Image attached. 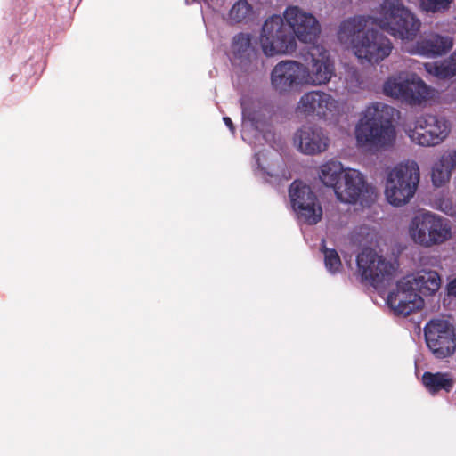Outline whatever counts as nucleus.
<instances>
[{
	"label": "nucleus",
	"mask_w": 456,
	"mask_h": 456,
	"mask_svg": "<svg viewBox=\"0 0 456 456\" xmlns=\"http://www.w3.org/2000/svg\"><path fill=\"white\" fill-rule=\"evenodd\" d=\"M370 24L403 41L412 40L420 28V21L401 0H383L373 16L358 15L345 20L339 25L338 38L362 64H379L393 49L391 41L370 28Z\"/></svg>",
	"instance_id": "1"
},
{
	"label": "nucleus",
	"mask_w": 456,
	"mask_h": 456,
	"mask_svg": "<svg viewBox=\"0 0 456 456\" xmlns=\"http://www.w3.org/2000/svg\"><path fill=\"white\" fill-rule=\"evenodd\" d=\"M398 114L395 108L382 102L366 105L354 127L357 146L371 151L392 147L396 140L394 123Z\"/></svg>",
	"instance_id": "2"
},
{
	"label": "nucleus",
	"mask_w": 456,
	"mask_h": 456,
	"mask_svg": "<svg viewBox=\"0 0 456 456\" xmlns=\"http://www.w3.org/2000/svg\"><path fill=\"white\" fill-rule=\"evenodd\" d=\"M408 235L422 248L440 246L452 239L451 222L431 211L419 210L409 222Z\"/></svg>",
	"instance_id": "3"
},
{
	"label": "nucleus",
	"mask_w": 456,
	"mask_h": 456,
	"mask_svg": "<svg viewBox=\"0 0 456 456\" xmlns=\"http://www.w3.org/2000/svg\"><path fill=\"white\" fill-rule=\"evenodd\" d=\"M419 168L414 160L397 164L387 174L385 196L395 207L406 205L414 196L419 183Z\"/></svg>",
	"instance_id": "4"
},
{
	"label": "nucleus",
	"mask_w": 456,
	"mask_h": 456,
	"mask_svg": "<svg viewBox=\"0 0 456 456\" xmlns=\"http://www.w3.org/2000/svg\"><path fill=\"white\" fill-rule=\"evenodd\" d=\"M298 116L317 118L324 121H335L341 112L338 99L322 90H311L304 93L296 107Z\"/></svg>",
	"instance_id": "5"
},
{
	"label": "nucleus",
	"mask_w": 456,
	"mask_h": 456,
	"mask_svg": "<svg viewBox=\"0 0 456 456\" xmlns=\"http://www.w3.org/2000/svg\"><path fill=\"white\" fill-rule=\"evenodd\" d=\"M357 266L362 278L379 292L390 284L395 272L394 263L369 248L363 249L358 255Z\"/></svg>",
	"instance_id": "6"
},
{
	"label": "nucleus",
	"mask_w": 456,
	"mask_h": 456,
	"mask_svg": "<svg viewBox=\"0 0 456 456\" xmlns=\"http://www.w3.org/2000/svg\"><path fill=\"white\" fill-rule=\"evenodd\" d=\"M411 141L418 145L430 147L442 143L451 132V123L440 115L426 114L419 117L414 128L405 130Z\"/></svg>",
	"instance_id": "7"
},
{
	"label": "nucleus",
	"mask_w": 456,
	"mask_h": 456,
	"mask_svg": "<svg viewBox=\"0 0 456 456\" xmlns=\"http://www.w3.org/2000/svg\"><path fill=\"white\" fill-rule=\"evenodd\" d=\"M283 19L279 15H273L262 27L259 41L264 53L268 57L289 53L296 49L295 38L286 31Z\"/></svg>",
	"instance_id": "8"
},
{
	"label": "nucleus",
	"mask_w": 456,
	"mask_h": 456,
	"mask_svg": "<svg viewBox=\"0 0 456 456\" xmlns=\"http://www.w3.org/2000/svg\"><path fill=\"white\" fill-rule=\"evenodd\" d=\"M426 344L437 359L452 355L456 350V333L453 325L446 319L434 318L424 327Z\"/></svg>",
	"instance_id": "9"
},
{
	"label": "nucleus",
	"mask_w": 456,
	"mask_h": 456,
	"mask_svg": "<svg viewBox=\"0 0 456 456\" xmlns=\"http://www.w3.org/2000/svg\"><path fill=\"white\" fill-rule=\"evenodd\" d=\"M289 199L300 223L313 225L321 221L322 208L309 186L299 181L293 182L289 188Z\"/></svg>",
	"instance_id": "10"
},
{
	"label": "nucleus",
	"mask_w": 456,
	"mask_h": 456,
	"mask_svg": "<svg viewBox=\"0 0 456 456\" xmlns=\"http://www.w3.org/2000/svg\"><path fill=\"white\" fill-rule=\"evenodd\" d=\"M240 104L242 109V139L251 144L254 142L253 137L256 140L263 137L265 141L271 143V139L274 137V134L271 131H266L262 134L265 123L262 102L257 99L245 95L241 98Z\"/></svg>",
	"instance_id": "11"
},
{
	"label": "nucleus",
	"mask_w": 456,
	"mask_h": 456,
	"mask_svg": "<svg viewBox=\"0 0 456 456\" xmlns=\"http://www.w3.org/2000/svg\"><path fill=\"white\" fill-rule=\"evenodd\" d=\"M310 61L304 64L305 84L307 86L327 85L335 76V61L330 53L321 45L314 46L309 53Z\"/></svg>",
	"instance_id": "12"
},
{
	"label": "nucleus",
	"mask_w": 456,
	"mask_h": 456,
	"mask_svg": "<svg viewBox=\"0 0 456 456\" xmlns=\"http://www.w3.org/2000/svg\"><path fill=\"white\" fill-rule=\"evenodd\" d=\"M270 82L279 94H287L295 89L306 86L304 77V63L286 60L278 62L272 69Z\"/></svg>",
	"instance_id": "13"
},
{
	"label": "nucleus",
	"mask_w": 456,
	"mask_h": 456,
	"mask_svg": "<svg viewBox=\"0 0 456 456\" xmlns=\"http://www.w3.org/2000/svg\"><path fill=\"white\" fill-rule=\"evenodd\" d=\"M387 305L395 315L406 317L424 305L421 296L404 277L387 297Z\"/></svg>",
	"instance_id": "14"
},
{
	"label": "nucleus",
	"mask_w": 456,
	"mask_h": 456,
	"mask_svg": "<svg viewBox=\"0 0 456 456\" xmlns=\"http://www.w3.org/2000/svg\"><path fill=\"white\" fill-rule=\"evenodd\" d=\"M283 18L295 37L303 43H313L321 33V26L316 17L298 6H289Z\"/></svg>",
	"instance_id": "15"
},
{
	"label": "nucleus",
	"mask_w": 456,
	"mask_h": 456,
	"mask_svg": "<svg viewBox=\"0 0 456 456\" xmlns=\"http://www.w3.org/2000/svg\"><path fill=\"white\" fill-rule=\"evenodd\" d=\"M293 145L304 155L316 156L328 150L330 137L322 127L314 124H306L294 133Z\"/></svg>",
	"instance_id": "16"
},
{
	"label": "nucleus",
	"mask_w": 456,
	"mask_h": 456,
	"mask_svg": "<svg viewBox=\"0 0 456 456\" xmlns=\"http://www.w3.org/2000/svg\"><path fill=\"white\" fill-rule=\"evenodd\" d=\"M342 178L343 181L336 187L337 199L343 203L360 202L363 205L366 199L370 196L371 191L363 174L357 169L347 167Z\"/></svg>",
	"instance_id": "17"
},
{
	"label": "nucleus",
	"mask_w": 456,
	"mask_h": 456,
	"mask_svg": "<svg viewBox=\"0 0 456 456\" xmlns=\"http://www.w3.org/2000/svg\"><path fill=\"white\" fill-rule=\"evenodd\" d=\"M232 65L242 72L252 73L258 69V56L248 33L235 35L232 42Z\"/></svg>",
	"instance_id": "18"
},
{
	"label": "nucleus",
	"mask_w": 456,
	"mask_h": 456,
	"mask_svg": "<svg viewBox=\"0 0 456 456\" xmlns=\"http://www.w3.org/2000/svg\"><path fill=\"white\" fill-rule=\"evenodd\" d=\"M452 45V37L431 33L421 37L415 45H408L405 42L404 49L411 54L436 57L446 53Z\"/></svg>",
	"instance_id": "19"
},
{
	"label": "nucleus",
	"mask_w": 456,
	"mask_h": 456,
	"mask_svg": "<svg viewBox=\"0 0 456 456\" xmlns=\"http://www.w3.org/2000/svg\"><path fill=\"white\" fill-rule=\"evenodd\" d=\"M412 74L407 71H400L389 76L383 84V94L387 97L403 102L405 100H414L415 98L407 93Z\"/></svg>",
	"instance_id": "20"
},
{
	"label": "nucleus",
	"mask_w": 456,
	"mask_h": 456,
	"mask_svg": "<svg viewBox=\"0 0 456 456\" xmlns=\"http://www.w3.org/2000/svg\"><path fill=\"white\" fill-rule=\"evenodd\" d=\"M419 294L433 295L441 286V277L437 272L432 270H420L414 274L404 277Z\"/></svg>",
	"instance_id": "21"
},
{
	"label": "nucleus",
	"mask_w": 456,
	"mask_h": 456,
	"mask_svg": "<svg viewBox=\"0 0 456 456\" xmlns=\"http://www.w3.org/2000/svg\"><path fill=\"white\" fill-rule=\"evenodd\" d=\"M407 93L414 100H405L404 102L411 106H421L436 97V91L427 85L417 74L413 73L409 83Z\"/></svg>",
	"instance_id": "22"
},
{
	"label": "nucleus",
	"mask_w": 456,
	"mask_h": 456,
	"mask_svg": "<svg viewBox=\"0 0 456 456\" xmlns=\"http://www.w3.org/2000/svg\"><path fill=\"white\" fill-rule=\"evenodd\" d=\"M256 11L248 0H237L231 6L224 20L228 24H248L256 18Z\"/></svg>",
	"instance_id": "23"
},
{
	"label": "nucleus",
	"mask_w": 456,
	"mask_h": 456,
	"mask_svg": "<svg viewBox=\"0 0 456 456\" xmlns=\"http://www.w3.org/2000/svg\"><path fill=\"white\" fill-rule=\"evenodd\" d=\"M345 169L341 162L330 159L320 166L318 175L322 183L332 187L336 193V187L340 183Z\"/></svg>",
	"instance_id": "24"
},
{
	"label": "nucleus",
	"mask_w": 456,
	"mask_h": 456,
	"mask_svg": "<svg viewBox=\"0 0 456 456\" xmlns=\"http://www.w3.org/2000/svg\"><path fill=\"white\" fill-rule=\"evenodd\" d=\"M422 383L431 394L440 390L450 392L454 386V380L452 376L449 373L442 372H425L422 376Z\"/></svg>",
	"instance_id": "25"
},
{
	"label": "nucleus",
	"mask_w": 456,
	"mask_h": 456,
	"mask_svg": "<svg viewBox=\"0 0 456 456\" xmlns=\"http://www.w3.org/2000/svg\"><path fill=\"white\" fill-rule=\"evenodd\" d=\"M425 69L439 78H450L456 75V53L440 62L425 63Z\"/></svg>",
	"instance_id": "26"
},
{
	"label": "nucleus",
	"mask_w": 456,
	"mask_h": 456,
	"mask_svg": "<svg viewBox=\"0 0 456 456\" xmlns=\"http://www.w3.org/2000/svg\"><path fill=\"white\" fill-rule=\"evenodd\" d=\"M271 151L267 149L259 151L255 154L256 167L255 172L257 175L269 176L273 175V164L269 162Z\"/></svg>",
	"instance_id": "27"
},
{
	"label": "nucleus",
	"mask_w": 456,
	"mask_h": 456,
	"mask_svg": "<svg viewBox=\"0 0 456 456\" xmlns=\"http://www.w3.org/2000/svg\"><path fill=\"white\" fill-rule=\"evenodd\" d=\"M452 174V173H451L445 167H444V164H441L440 161L436 160L434 163L431 171V179L433 184L436 187L444 186L450 181Z\"/></svg>",
	"instance_id": "28"
},
{
	"label": "nucleus",
	"mask_w": 456,
	"mask_h": 456,
	"mask_svg": "<svg viewBox=\"0 0 456 456\" xmlns=\"http://www.w3.org/2000/svg\"><path fill=\"white\" fill-rule=\"evenodd\" d=\"M362 78L356 68H349L345 76L346 88L350 93H356L362 88Z\"/></svg>",
	"instance_id": "29"
},
{
	"label": "nucleus",
	"mask_w": 456,
	"mask_h": 456,
	"mask_svg": "<svg viewBox=\"0 0 456 456\" xmlns=\"http://www.w3.org/2000/svg\"><path fill=\"white\" fill-rule=\"evenodd\" d=\"M453 0H419L423 10L430 12H442L447 11Z\"/></svg>",
	"instance_id": "30"
},
{
	"label": "nucleus",
	"mask_w": 456,
	"mask_h": 456,
	"mask_svg": "<svg viewBox=\"0 0 456 456\" xmlns=\"http://www.w3.org/2000/svg\"><path fill=\"white\" fill-rule=\"evenodd\" d=\"M325 267L330 273H338L341 268V261L335 249L325 248L324 251Z\"/></svg>",
	"instance_id": "31"
},
{
	"label": "nucleus",
	"mask_w": 456,
	"mask_h": 456,
	"mask_svg": "<svg viewBox=\"0 0 456 456\" xmlns=\"http://www.w3.org/2000/svg\"><path fill=\"white\" fill-rule=\"evenodd\" d=\"M437 160L452 173L456 169V149L444 151Z\"/></svg>",
	"instance_id": "32"
},
{
	"label": "nucleus",
	"mask_w": 456,
	"mask_h": 456,
	"mask_svg": "<svg viewBox=\"0 0 456 456\" xmlns=\"http://www.w3.org/2000/svg\"><path fill=\"white\" fill-rule=\"evenodd\" d=\"M439 208L448 216H456V209L450 201H444Z\"/></svg>",
	"instance_id": "33"
},
{
	"label": "nucleus",
	"mask_w": 456,
	"mask_h": 456,
	"mask_svg": "<svg viewBox=\"0 0 456 456\" xmlns=\"http://www.w3.org/2000/svg\"><path fill=\"white\" fill-rule=\"evenodd\" d=\"M439 208L448 216H456V209L450 201H444Z\"/></svg>",
	"instance_id": "34"
},
{
	"label": "nucleus",
	"mask_w": 456,
	"mask_h": 456,
	"mask_svg": "<svg viewBox=\"0 0 456 456\" xmlns=\"http://www.w3.org/2000/svg\"><path fill=\"white\" fill-rule=\"evenodd\" d=\"M448 291L450 295L456 296V278L450 282L448 286Z\"/></svg>",
	"instance_id": "35"
},
{
	"label": "nucleus",
	"mask_w": 456,
	"mask_h": 456,
	"mask_svg": "<svg viewBox=\"0 0 456 456\" xmlns=\"http://www.w3.org/2000/svg\"><path fill=\"white\" fill-rule=\"evenodd\" d=\"M224 124L226 125V126L229 128V130L233 134L234 131H235V128L233 126V124L231 120V118L229 117H224Z\"/></svg>",
	"instance_id": "36"
}]
</instances>
